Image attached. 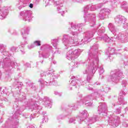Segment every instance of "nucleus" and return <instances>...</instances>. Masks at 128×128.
I'll return each instance as SVG.
<instances>
[{"instance_id": "f257e3e1", "label": "nucleus", "mask_w": 128, "mask_h": 128, "mask_svg": "<svg viewBox=\"0 0 128 128\" xmlns=\"http://www.w3.org/2000/svg\"><path fill=\"white\" fill-rule=\"evenodd\" d=\"M102 4L92 6L88 5L84 8V18L85 22H86V20L90 18L91 20L90 22V26H94L96 24V22H94V20H96V15L94 14H87L88 12L90 11L94 12V10H96L97 8H102Z\"/></svg>"}, {"instance_id": "f03ea898", "label": "nucleus", "mask_w": 128, "mask_h": 128, "mask_svg": "<svg viewBox=\"0 0 128 128\" xmlns=\"http://www.w3.org/2000/svg\"><path fill=\"white\" fill-rule=\"evenodd\" d=\"M88 60H90L91 64L88 65V67L84 72V74H90V72L94 74L96 70H98V68H96V66L98 64V54H90V57L88 58Z\"/></svg>"}, {"instance_id": "7ed1b4c3", "label": "nucleus", "mask_w": 128, "mask_h": 128, "mask_svg": "<svg viewBox=\"0 0 128 128\" xmlns=\"http://www.w3.org/2000/svg\"><path fill=\"white\" fill-rule=\"evenodd\" d=\"M122 78H124V73L122 70L116 69L111 72L110 76L108 78V81L117 84Z\"/></svg>"}, {"instance_id": "20e7f679", "label": "nucleus", "mask_w": 128, "mask_h": 128, "mask_svg": "<svg viewBox=\"0 0 128 128\" xmlns=\"http://www.w3.org/2000/svg\"><path fill=\"white\" fill-rule=\"evenodd\" d=\"M0 64L2 65V68L5 70H12L16 66H18L16 62L12 60L10 57L0 60Z\"/></svg>"}, {"instance_id": "39448f33", "label": "nucleus", "mask_w": 128, "mask_h": 128, "mask_svg": "<svg viewBox=\"0 0 128 128\" xmlns=\"http://www.w3.org/2000/svg\"><path fill=\"white\" fill-rule=\"evenodd\" d=\"M48 4H54V6L57 8V10L59 14H61L62 16H64V14L66 12V7L62 6V4H58V2H54V0H46V3Z\"/></svg>"}, {"instance_id": "423d86ee", "label": "nucleus", "mask_w": 128, "mask_h": 128, "mask_svg": "<svg viewBox=\"0 0 128 128\" xmlns=\"http://www.w3.org/2000/svg\"><path fill=\"white\" fill-rule=\"evenodd\" d=\"M62 41L65 46H68V48L72 46H76L78 44V41H74V40L68 35H64Z\"/></svg>"}, {"instance_id": "0eeeda50", "label": "nucleus", "mask_w": 128, "mask_h": 128, "mask_svg": "<svg viewBox=\"0 0 128 128\" xmlns=\"http://www.w3.org/2000/svg\"><path fill=\"white\" fill-rule=\"evenodd\" d=\"M80 54V50H75L74 51L72 50H70L67 52L66 58L69 60H76L78 58Z\"/></svg>"}, {"instance_id": "6e6552de", "label": "nucleus", "mask_w": 128, "mask_h": 128, "mask_svg": "<svg viewBox=\"0 0 128 128\" xmlns=\"http://www.w3.org/2000/svg\"><path fill=\"white\" fill-rule=\"evenodd\" d=\"M84 24L82 23L78 24H74L72 23L71 24V28L70 30H72V34L73 36H78V32H82V28L80 27L84 26Z\"/></svg>"}, {"instance_id": "1a4fd4ad", "label": "nucleus", "mask_w": 128, "mask_h": 128, "mask_svg": "<svg viewBox=\"0 0 128 128\" xmlns=\"http://www.w3.org/2000/svg\"><path fill=\"white\" fill-rule=\"evenodd\" d=\"M32 12L30 10H24L20 12V16L22 17L24 22H30L32 20Z\"/></svg>"}, {"instance_id": "9d476101", "label": "nucleus", "mask_w": 128, "mask_h": 128, "mask_svg": "<svg viewBox=\"0 0 128 128\" xmlns=\"http://www.w3.org/2000/svg\"><path fill=\"white\" fill-rule=\"evenodd\" d=\"M114 38H116V40H120L121 42L124 44L128 42V34L122 32L118 34V32H117V33L116 32L115 34Z\"/></svg>"}, {"instance_id": "9b49d317", "label": "nucleus", "mask_w": 128, "mask_h": 128, "mask_svg": "<svg viewBox=\"0 0 128 128\" xmlns=\"http://www.w3.org/2000/svg\"><path fill=\"white\" fill-rule=\"evenodd\" d=\"M42 76H50V80L52 82V80H56L58 77L55 74H54V70H48V71L46 72H43L41 74Z\"/></svg>"}, {"instance_id": "f8f14e48", "label": "nucleus", "mask_w": 128, "mask_h": 128, "mask_svg": "<svg viewBox=\"0 0 128 128\" xmlns=\"http://www.w3.org/2000/svg\"><path fill=\"white\" fill-rule=\"evenodd\" d=\"M110 12V10L108 8H103L99 13V17L100 18V20H104V16H106V14H108Z\"/></svg>"}, {"instance_id": "ddd939ff", "label": "nucleus", "mask_w": 128, "mask_h": 128, "mask_svg": "<svg viewBox=\"0 0 128 128\" xmlns=\"http://www.w3.org/2000/svg\"><path fill=\"white\" fill-rule=\"evenodd\" d=\"M108 122L110 124H111L112 126H114V124L115 126H118V124H120V118L118 116H115L114 118H110Z\"/></svg>"}, {"instance_id": "4468645a", "label": "nucleus", "mask_w": 128, "mask_h": 128, "mask_svg": "<svg viewBox=\"0 0 128 128\" xmlns=\"http://www.w3.org/2000/svg\"><path fill=\"white\" fill-rule=\"evenodd\" d=\"M110 88L106 86H103V90H99L98 92L94 93V94H98V96H102V94H104V92H105V94H106V92H110Z\"/></svg>"}, {"instance_id": "2eb2a0df", "label": "nucleus", "mask_w": 128, "mask_h": 128, "mask_svg": "<svg viewBox=\"0 0 128 128\" xmlns=\"http://www.w3.org/2000/svg\"><path fill=\"white\" fill-rule=\"evenodd\" d=\"M100 106L98 107V114H102L106 116V104H103L102 103H100Z\"/></svg>"}, {"instance_id": "dca6fc26", "label": "nucleus", "mask_w": 128, "mask_h": 128, "mask_svg": "<svg viewBox=\"0 0 128 128\" xmlns=\"http://www.w3.org/2000/svg\"><path fill=\"white\" fill-rule=\"evenodd\" d=\"M39 82H40L41 84H42L43 86H56L57 84L56 80H53L52 81L50 80V82H46L44 81L42 79H40Z\"/></svg>"}, {"instance_id": "f3484780", "label": "nucleus", "mask_w": 128, "mask_h": 128, "mask_svg": "<svg viewBox=\"0 0 128 128\" xmlns=\"http://www.w3.org/2000/svg\"><path fill=\"white\" fill-rule=\"evenodd\" d=\"M8 8H6L0 9V20L6 18V16H8Z\"/></svg>"}, {"instance_id": "a211bd4d", "label": "nucleus", "mask_w": 128, "mask_h": 128, "mask_svg": "<svg viewBox=\"0 0 128 128\" xmlns=\"http://www.w3.org/2000/svg\"><path fill=\"white\" fill-rule=\"evenodd\" d=\"M114 20L116 24H122V23L126 20V19L124 16L120 15L117 16Z\"/></svg>"}, {"instance_id": "6ab92c4d", "label": "nucleus", "mask_w": 128, "mask_h": 128, "mask_svg": "<svg viewBox=\"0 0 128 128\" xmlns=\"http://www.w3.org/2000/svg\"><path fill=\"white\" fill-rule=\"evenodd\" d=\"M94 32H90L87 34V36L85 38H84L82 40V42H83L84 44H88V42H90V38H92V36H94Z\"/></svg>"}, {"instance_id": "aec40b11", "label": "nucleus", "mask_w": 128, "mask_h": 128, "mask_svg": "<svg viewBox=\"0 0 128 128\" xmlns=\"http://www.w3.org/2000/svg\"><path fill=\"white\" fill-rule=\"evenodd\" d=\"M98 40H104L106 42H116V39L114 38H110L108 36L104 35V36L102 37H98Z\"/></svg>"}, {"instance_id": "412c9836", "label": "nucleus", "mask_w": 128, "mask_h": 128, "mask_svg": "<svg viewBox=\"0 0 128 128\" xmlns=\"http://www.w3.org/2000/svg\"><path fill=\"white\" fill-rule=\"evenodd\" d=\"M30 2V0H20L19 2L20 6H18L19 10H21L22 8H24V6H28Z\"/></svg>"}, {"instance_id": "4be33fe9", "label": "nucleus", "mask_w": 128, "mask_h": 128, "mask_svg": "<svg viewBox=\"0 0 128 128\" xmlns=\"http://www.w3.org/2000/svg\"><path fill=\"white\" fill-rule=\"evenodd\" d=\"M85 102L84 104L86 106H90L92 104V102L90 100H92V97L90 96L86 97L84 98Z\"/></svg>"}, {"instance_id": "5701e85b", "label": "nucleus", "mask_w": 128, "mask_h": 128, "mask_svg": "<svg viewBox=\"0 0 128 128\" xmlns=\"http://www.w3.org/2000/svg\"><path fill=\"white\" fill-rule=\"evenodd\" d=\"M80 116H81V118L78 117V120H82V122H84V118H88V111H86V110L81 111L80 112Z\"/></svg>"}, {"instance_id": "b1692460", "label": "nucleus", "mask_w": 128, "mask_h": 128, "mask_svg": "<svg viewBox=\"0 0 128 128\" xmlns=\"http://www.w3.org/2000/svg\"><path fill=\"white\" fill-rule=\"evenodd\" d=\"M108 28L114 34H118V30L116 28V26L113 24L110 23L108 25Z\"/></svg>"}, {"instance_id": "393cba45", "label": "nucleus", "mask_w": 128, "mask_h": 128, "mask_svg": "<svg viewBox=\"0 0 128 128\" xmlns=\"http://www.w3.org/2000/svg\"><path fill=\"white\" fill-rule=\"evenodd\" d=\"M42 46V42L40 40H36L32 44L28 46V48L30 50L31 48H34L36 46Z\"/></svg>"}, {"instance_id": "a878e982", "label": "nucleus", "mask_w": 128, "mask_h": 128, "mask_svg": "<svg viewBox=\"0 0 128 128\" xmlns=\"http://www.w3.org/2000/svg\"><path fill=\"white\" fill-rule=\"evenodd\" d=\"M43 100L44 102V104L46 108H50L52 106V100L50 99V98L45 96L44 97Z\"/></svg>"}, {"instance_id": "bb28decb", "label": "nucleus", "mask_w": 128, "mask_h": 128, "mask_svg": "<svg viewBox=\"0 0 128 128\" xmlns=\"http://www.w3.org/2000/svg\"><path fill=\"white\" fill-rule=\"evenodd\" d=\"M70 86H78V84L80 82V81L78 80H76V77L72 76L71 78V80H70Z\"/></svg>"}, {"instance_id": "cd10ccee", "label": "nucleus", "mask_w": 128, "mask_h": 128, "mask_svg": "<svg viewBox=\"0 0 128 128\" xmlns=\"http://www.w3.org/2000/svg\"><path fill=\"white\" fill-rule=\"evenodd\" d=\"M96 30L98 32L97 34L98 36H102L104 32H106V28H104V26L100 27V25H99V26L96 29Z\"/></svg>"}, {"instance_id": "c85d7f7f", "label": "nucleus", "mask_w": 128, "mask_h": 128, "mask_svg": "<svg viewBox=\"0 0 128 128\" xmlns=\"http://www.w3.org/2000/svg\"><path fill=\"white\" fill-rule=\"evenodd\" d=\"M28 32H30L29 28H24L21 30V34L23 38H26V36L28 34Z\"/></svg>"}, {"instance_id": "c756f323", "label": "nucleus", "mask_w": 128, "mask_h": 128, "mask_svg": "<svg viewBox=\"0 0 128 128\" xmlns=\"http://www.w3.org/2000/svg\"><path fill=\"white\" fill-rule=\"evenodd\" d=\"M96 118H98V116H94L93 117L88 118L87 120V124L88 126V124H94V122H96Z\"/></svg>"}, {"instance_id": "7c9ffc66", "label": "nucleus", "mask_w": 128, "mask_h": 128, "mask_svg": "<svg viewBox=\"0 0 128 128\" xmlns=\"http://www.w3.org/2000/svg\"><path fill=\"white\" fill-rule=\"evenodd\" d=\"M52 46L46 44L42 46L41 47L40 50H46V52H49V50H52Z\"/></svg>"}, {"instance_id": "2f4dec72", "label": "nucleus", "mask_w": 128, "mask_h": 128, "mask_svg": "<svg viewBox=\"0 0 128 128\" xmlns=\"http://www.w3.org/2000/svg\"><path fill=\"white\" fill-rule=\"evenodd\" d=\"M118 100L119 102L118 104H126V102L124 101L123 96H120L118 98Z\"/></svg>"}, {"instance_id": "473e14b6", "label": "nucleus", "mask_w": 128, "mask_h": 128, "mask_svg": "<svg viewBox=\"0 0 128 128\" xmlns=\"http://www.w3.org/2000/svg\"><path fill=\"white\" fill-rule=\"evenodd\" d=\"M58 42V39H53L52 40V44L53 46H54V48H56Z\"/></svg>"}, {"instance_id": "72a5a7b5", "label": "nucleus", "mask_w": 128, "mask_h": 128, "mask_svg": "<svg viewBox=\"0 0 128 128\" xmlns=\"http://www.w3.org/2000/svg\"><path fill=\"white\" fill-rule=\"evenodd\" d=\"M98 70L100 74H102L104 72V68L102 66H98Z\"/></svg>"}, {"instance_id": "f704fd0d", "label": "nucleus", "mask_w": 128, "mask_h": 128, "mask_svg": "<svg viewBox=\"0 0 128 128\" xmlns=\"http://www.w3.org/2000/svg\"><path fill=\"white\" fill-rule=\"evenodd\" d=\"M48 56H50V54H48V53H46V54L44 55V54H39V58H48Z\"/></svg>"}, {"instance_id": "c9c22d12", "label": "nucleus", "mask_w": 128, "mask_h": 128, "mask_svg": "<svg viewBox=\"0 0 128 128\" xmlns=\"http://www.w3.org/2000/svg\"><path fill=\"white\" fill-rule=\"evenodd\" d=\"M118 4V0H115L112 2V6L113 7V8H117Z\"/></svg>"}, {"instance_id": "e433bc0d", "label": "nucleus", "mask_w": 128, "mask_h": 128, "mask_svg": "<svg viewBox=\"0 0 128 128\" xmlns=\"http://www.w3.org/2000/svg\"><path fill=\"white\" fill-rule=\"evenodd\" d=\"M70 66L72 68H78V62H72L70 64Z\"/></svg>"}, {"instance_id": "4c0bfd02", "label": "nucleus", "mask_w": 128, "mask_h": 128, "mask_svg": "<svg viewBox=\"0 0 128 128\" xmlns=\"http://www.w3.org/2000/svg\"><path fill=\"white\" fill-rule=\"evenodd\" d=\"M108 50L109 54H114V48L109 47Z\"/></svg>"}, {"instance_id": "58836bf2", "label": "nucleus", "mask_w": 128, "mask_h": 128, "mask_svg": "<svg viewBox=\"0 0 128 128\" xmlns=\"http://www.w3.org/2000/svg\"><path fill=\"white\" fill-rule=\"evenodd\" d=\"M122 25V28H124V30H128V24L127 22H123Z\"/></svg>"}, {"instance_id": "ea45409f", "label": "nucleus", "mask_w": 128, "mask_h": 128, "mask_svg": "<svg viewBox=\"0 0 128 128\" xmlns=\"http://www.w3.org/2000/svg\"><path fill=\"white\" fill-rule=\"evenodd\" d=\"M31 108H34V110H40V106L38 104H34L31 106Z\"/></svg>"}, {"instance_id": "a19ab883", "label": "nucleus", "mask_w": 128, "mask_h": 128, "mask_svg": "<svg viewBox=\"0 0 128 128\" xmlns=\"http://www.w3.org/2000/svg\"><path fill=\"white\" fill-rule=\"evenodd\" d=\"M126 84H128V82H126V80H123L122 83V85L123 88H126Z\"/></svg>"}, {"instance_id": "79ce46f5", "label": "nucleus", "mask_w": 128, "mask_h": 128, "mask_svg": "<svg viewBox=\"0 0 128 128\" xmlns=\"http://www.w3.org/2000/svg\"><path fill=\"white\" fill-rule=\"evenodd\" d=\"M76 118H70V120H69V122L70 124H76Z\"/></svg>"}, {"instance_id": "37998d69", "label": "nucleus", "mask_w": 128, "mask_h": 128, "mask_svg": "<svg viewBox=\"0 0 128 128\" xmlns=\"http://www.w3.org/2000/svg\"><path fill=\"white\" fill-rule=\"evenodd\" d=\"M2 54H3L4 56H10V55L8 54V52L4 51L2 52Z\"/></svg>"}, {"instance_id": "c03bdc74", "label": "nucleus", "mask_w": 128, "mask_h": 128, "mask_svg": "<svg viewBox=\"0 0 128 128\" xmlns=\"http://www.w3.org/2000/svg\"><path fill=\"white\" fill-rule=\"evenodd\" d=\"M115 112H116V114H118L120 112H122V111L120 110V108H118L116 109Z\"/></svg>"}, {"instance_id": "a18cd8bd", "label": "nucleus", "mask_w": 128, "mask_h": 128, "mask_svg": "<svg viewBox=\"0 0 128 128\" xmlns=\"http://www.w3.org/2000/svg\"><path fill=\"white\" fill-rule=\"evenodd\" d=\"M119 94H120V96H126V92H124V91L122 90V91L120 92V93Z\"/></svg>"}, {"instance_id": "49530a36", "label": "nucleus", "mask_w": 128, "mask_h": 128, "mask_svg": "<svg viewBox=\"0 0 128 128\" xmlns=\"http://www.w3.org/2000/svg\"><path fill=\"white\" fill-rule=\"evenodd\" d=\"M16 86L20 88V86H22V82H18L16 84Z\"/></svg>"}, {"instance_id": "de8ad7c7", "label": "nucleus", "mask_w": 128, "mask_h": 128, "mask_svg": "<svg viewBox=\"0 0 128 128\" xmlns=\"http://www.w3.org/2000/svg\"><path fill=\"white\" fill-rule=\"evenodd\" d=\"M16 47L12 46L10 48V50L12 52H16Z\"/></svg>"}, {"instance_id": "09e8293b", "label": "nucleus", "mask_w": 128, "mask_h": 128, "mask_svg": "<svg viewBox=\"0 0 128 128\" xmlns=\"http://www.w3.org/2000/svg\"><path fill=\"white\" fill-rule=\"evenodd\" d=\"M125 6H126V2H123L121 5V6H122V8H126V7H124Z\"/></svg>"}, {"instance_id": "8fccbe9b", "label": "nucleus", "mask_w": 128, "mask_h": 128, "mask_svg": "<svg viewBox=\"0 0 128 128\" xmlns=\"http://www.w3.org/2000/svg\"><path fill=\"white\" fill-rule=\"evenodd\" d=\"M48 122V118L44 117L42 122Z\"/></svg>"}, {"instance_id": "3c124183", "label": "nucleus", "mask_w": 128, "mask_h": 128, "mask_svg": "<svg viewBox=\"0 0 128 128\" xmlns=\"http://www.w3.org/2000/svg\"><path fill=\"white\" fill-rule=\"evenodd\" d=\"M92 48L94 50H98V45L96 46H93Z\"/></svg>"}, {"instance_id": "603ef678", "label": "nucleus", "mask_w": 128, "mask_h": 128, "mask_svg": "<svg viewBox=\"0 0 128 128\" xmlns=\"http://www.w3.org/2000/svg\"><path fill=\"white\" fill-rule=\"evenodd\" d=\"M54 94H56V96H62L61 94H60L59 92H54Z\"/></svg>"}, {"instance_id": "864d4df0", "label": "nucleus", "mask_w": 128, "mask_h": 128, "mask_svg": "<svg viewBox=\"0 0 128 128\" xmlns=\"http://www.w3.org/2000/svg\"><path fill=\"white\" fill-rule=\"evenodd\" d=\"M4 48V45L0 44V50H2V48Z\"/></svg>"}, {"instance_id": "5fc2aeb1", "label": "nucleus", "mask_w": 128, "mask_h": 128, "mask_svg": "<svg viewBox=\"0 0 128 128\" xmlns=\"http://www.w3.org/2000/svg\"><path fill=\"white\" fill-rule=\"evenodd\" d=\"M92 80V77L90 76H88L87 77V82H90Z\"/></svg>"}, {"instance_id": "6e6d98bb", "label": "nucleus", "mask_w": 128, "mask_h": 128, "mask_svg": "<svg viewBox=\"0 0 128 128\" xmlns=\"http://www.w3.org/2000/svg\"><path fill=\"white\" fill-rule=\"evenodd\" d=\"M26 66H28V68H30V64L26 63Z\"/></svg>"}, {"instance_id": "4d7b16f0", "label": "nucleus", "mask_w": 128, "mask_h": 128, "mask_svg": "<svg viewBox=\"0 0 128 128\" xmlns=\"http://www.w3.org/2000/svg\"><path fill=\"white\" fill-rule=\"evenodd\" d=\"M30 8H32L34 7V5L32 4H30L29 6Z\"/></svg>"}, {"instance_id": "13d9d810", "label": "nucleus", "mask_w": 128, "mask_h": 128, "mask_svg": "<svg viewBox=\"0 0 128 128\" xmlns=\"http://www.w3.org/2000/svg\"><path fill=\"white\" fill-rule=\"evenodd\" d=\"M60 118H62V116H58L57 117V119H58V120H60Z\"/></svg>"}, {"instance_id": "bf43d9fd", "label": "nucleus", "mask_w": 128, "mask_h": 128, "mask_svg": "<svg viewBox=\"0 0 128 128\" xmlns=\"http://www.w3.org/2000/svg\"><path fill=\"white\" fill-rule=\"evenodd\" d=\"M123 126H124L126 127V126H128V124H126V123H124Z\"/></svg>"}, {"instance_id": "052dcab7", "label": "nucleus", "mask_w": 128, "mask_h": 128, "mask_svg": "<svg viewBox=\"0 0 128 128\" xmlns=\"http://www.w3.org/2000/svg\"><path fill=\"white\" fill-rule=\"evenodd\" d=\"M96 84L97 86H100V82H96Z\"/></svg>"}, {"instance_id": "680f3d73", "label": "nucleus", "mask_w": 128, "mask_h": 128, "mask_svg": "<svg viewBox=\"0 0 128 128\" xmlns=\"http://www.w3.org/2000/svg\"><path fill=\"white\" fill-rule=\"evenodd\" d=\"M56 52H57V54H60V52L57 51V52H54V54H56Z\"/></svg>"}, {"instance_id": "e2e57ef3", "label": "nucleus", "mask_w": 128, "mask_h": 128, "mask_svg": "<svg viewBox=\"0 0 128 128\" xmlns=\"http://www.w3.org/2000/svg\"><path fill=\"white\" fill-rule=\"evenodd\" d=\"M20 52H22V53L24 54V50H20Z\"/></svg>"}, {"instance_id": "0e129e2a", "label": "nucleus", "mask_w": 128, "mask_h": 128, "mask_svg": "<svg viewBox=\"0 0 128 128\" xmlns=\"http://www.w3.org/2000/svg\"><path fill=\"white\" fill-rule=\"evenodd\" d=\"M2 78V72L0 71V78Z\"/></svg>"}, {"instance_id": "69168bd1", "label": "nucleus", "mask_w": 128, "mask_h": 128, "mask_svg": "<svg viewBox=\"0 0 128 128\" xmlns=\"http://www.w3.org/2000/svg\"><path fill=\"white\" fill-rule=\"evenodd\" d=\"M53 64H56V62L53 61Z\"/></svg>"}, {"instance_id": "338daca9", "label": "nucleus", "mask_w": 128, "mask_h": 128, "mask_svg": "<svg viewBox=\"0 0 128 128\" xmlns=\"http://www.w3.org/2000/svg\"><path fill=\"white\" fill-rule=\"evenodd\" d=\"M81 84L84 85V84L82 83V84Z\"/></svg>"}, {"instance_id": "774afa93", "label": "nucleus", "mask_w": 128, "mask_h": 128, "mask_svg": "<svg viewBox=\"0 0 128 128\" xmlns=\"http://www.w3.org/2000/svg\"><path fill=\"white\" fill-rule=\"evenodd\" d=\"M89 90H92V88H89Z\"/></svg>"}]
</instances>
